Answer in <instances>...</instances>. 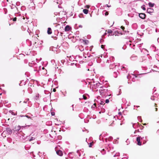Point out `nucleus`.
Here are the masks:
<instances>
[{
	"label": "nucleus",
	"mask_w": 159,
	"mask_h": 159,
	"mask_svg": "<svg viewBox=\"0 0 159 159\" xmlns=\"http://www.w3.org/2000/svg\"><path fill=\"white\" fill-rule=\"evenodd\" d=\"M145 6L144 5H143V6L141 7V8L143 10H145L146 8L145 7Z\"/></svg>",
	"instance_id": "4468645a"
},
{
	"label": "nucleus",
	"mask_w": 159,
	"mask_h": 159,
	"mask_svg": "<svg viewBox=\"0 0 159 159\" xmlns=\"http://www.w3.org/2000/svg\"><path fill=\"white\" fill-rule=\"evenodd\" d=\"M137 107H139V106H137Z\"/></svg>",
	"instance_id": "3c124183"
},
{
	"label": "nucleus",
	"mask_w": 159,
	"mask_h": 159,
	"mask_svg": "<svg viewBox=\"0 0 159 159\" xmlns=\"http://www.w3.org/2000/svg\"><path fill=\"white\" fill-rule=\"evenodd\" d=\"M138 118L139 119H140L141 120V121H140V122H141L142 121V120L141 119V116H139L138 117Z\"/></svg>",
	"instance_id": "a878e982"
},
{
	"label": "nucleus",
	"mask_w": 159,
	"mask_h": 159,
	"mask_svg": "<svg viewBox=\"0 0 159 159\" xmlns=\"http://www.w3.org/2000/svg\"><path fill=\"white\" fill-rule=\"evenodd\" d=\"M57 154L60 156H61L63 155L62 152L60 150H59L56 152Z\"/></svg>",
	"instance_id": "39448f33"
},
{
	"label": "nucleus",
	"mask_w": 159,
	"mask_h": 159,
	"mask_svg": "<svg viewBox=\"0 0 159 159\" xmlns=\"http://www.w3.org/2000/svg\"><path fill=\"white\" fill-rule=\"evenodd\" d=\"M155 109L156 111H157V108H155Z\"/></svg>",
	"instance_id": "58836bf2"
},
{
	"label": "nucleus",
	"mask_w": 159,
	"mask_h": 159,
	"mask_svg": "<svg viewBox=\"0 0 159 159\" xmlns=\"http://www.w3.org/2000/svg\"><path fill=\"white\" fill-rule=\"evenodd\" d=\"M100 88V89L99 90V91L101 94L106 93V91H107V89H106V87L101 86Z\"/></svg>",
	"instance_id": "f257e3e1"
},
{
	"label": "nucleus",
	"mask_w": 159,
	"mask_h": 159,
	"mask_svg": "<svg viewBox=\"0 0 159 159\" xmlns=\"http://www.w3.org/2000/svg\"><path fill=\"white\" fill-rule=\"evenodd\" d=\"M157 40L158 42H159V38L157 39Z\"/></svg>",
	"instance_id": "ea45409f"
},
{
	"label": "nucleus",
	"mask_w": 159,
	"mask_h": 159,
	"mask_svg": "<svg viewBox=\"0 0 159 159\" xmlns=\"http://www.w3.org/2000/svg\"><path fill=\"white\" fill-rule=\"evenodd\" d=\"M42 69H44V68L43 67Z\"/></svg>",
	"instance_id": "864d4df0"
},
{
	"label": "nucleus",
	"mask_w": 159,
	"mask_h": 159,
	"mask_svg": "<svg viewBox=\"0 0 159 159\" xmlns=\"http://www.w3.org/2000/svg\"><path fill=\"white\" fill-rule=\"evenodd\" d=\"M53 91L54 92H55V91H56V89H53Z\"/></svg>",
	"instance_id": "79ce46f5"
},
{
	"label": "nucleus",
	"mask_w": 159,
	"mask_h": 159,
	"mask_svg": "<svg viewBox=\"0 0 159 159\" xmlns=\"http://www.w3.org/2000/svg\"><path fill=\"white\" fill-rule=\"evenodd\" d=\"M24 103H26V102H25V101H24Z\"/></svg>",
	"instance_id": "603ef678"
},
{
	"label": "nucleus",
	"mask_w": 159,
	"mask_h": 159,
	"mask_svg": "<svg viewBox=\"0 0 159 159\" xmlns=\"http://www.w3.org/2000/svg\"><path fill=\"white\" fill-rule=\"evenodd\" d=\"M83 98L85 100H86L87 99V98L84 95H83Z\"/></svg>",
	"instance_id": "aec40b11"
},
{
	"label": "nucleus",
	"mask_w": 159,
	"mask_h": 159,
	"mask_svg": "<svg viewBox=\"0 0 159 159\" xmlns=\"http://www.w3.org/2000/svg\"><path fill=\"white\" fill-rule=\"evenodd\" d=\"M101 48H103V47L104 46H103V45H101Z\"/></svg>",
	"instance_id": "c03bdc74"
},
{
	"label": "nucleus",
	"mask_w": 159,
	"mask_h": 159,
	"mask_svg": "<svg viewBox=\"0 0 159 159\" xmlns=\"http://www.w3.org/2000/svg\"><path fill=\"white\" fill-rule=\"evenodd\" d=\"M108 14V12H106L105 13V16H107Z\"/></svg>",
	"instance_id": "cd10ccee"
},
{
	"label": "nucleus",
	"mask_w": 159,
	"mask_h": 159,
	"mask_svg": "<svg viewBox=\"0 0 159 159\" xmlns=\"http://www.w3.org/2000/svg\"><path fill=\"white\" fill-rule=\"evenodd\" d=\"M104 104H105V103H104V102L101 101L100 102V104L102 105H103Z\"/></svg>",
	"instance_id": "412c9836"
},
{
	"label": "nucleus",
	"mask_w": 159,
	"mask_h": 159,
	"mask_svg": "<svg viewBox=\"0 0 159 159\" xmlns=\"http://www.w3.org/2000/svg\"><path fill=\"white\" fill-rule=\"evenodd\" d=\"M17 19V18L16 17H15L13 19V20L14 21H16Z\"/></svg>",
	"instance_id": "5701e85b"
},
{
	"label": "nucleus",
	"mask_w": 159,
	"mask_h": 159,
	"mask_svg": "<svg viewBox=\"0 0 159 159\" xmlns=\"http://www.w3.org/2000/svg\"><path fill=\"white\" fill-rule=\"evenodd\" d=\"M117 139H118L119 138H117Z\"/></svg>",
	"instance_id": "13d9d810"
},
{
	"label": "nucleus",
	"mask_w": 159,
	"mask_h": 159,
	"mask_svg": "<svg viewBox=\"0 0 159 159\" xmlns=\"http://www.w3.org/2000/svg\"><path fill=\"white\" fill-rule=\"evenodd\" d=\"M89 7L90 6L89 5H86L85 7L87 8H89Z\"/></svg>",
	"instance_id": "393cba45"
},
{
	"label": "nucleus",
	"mask_w": 159,
	"mask_h": 159,
	"mask_svg": "<svg viewBox=\"0 0 159 159\" xmlns=\"http://www.w3.org/2000/svg\"><path fill=\"white\" fill-rule=\"evenodd\" d=\"M114 121H113L112 123H111L110 124L109 126H112V124H113Z\"/></svg>",
	"instance_id": "7c9ffc66"
},
{
	"label": "nucleus",
	"mask_w": 159,
	"mask_h": 159,
	"mask_svg": "<svg viewBox=\"0 0 159 159\" xmlns=\"http://www.w3.org/2000/svg\"><path fill=\"white\" fill-rule=\"evenodd\" d=\"M70 27L68 25L66 26L65 28V30L66 31H68L70 30Z\"/></svg>",
	"instance_id": "423d86ee"
},
{
	"label": "nucleus",
	"mask_w": 159,
	"mask_h": 159,
	"mask_svg": "<svg viewBox=\"0 0 159 159\" xmlns=\"http://www.w3.org/2000/svg\"><path fill=\"white\" fill-rule=\"evenodd\" d=\"M148 5L150 7H154V4L153 3H152L151 2H149L148 3Z\"/></svg>",
	"instance_id": "1a4fd4ad"
},
{
	"label": "nucleus",
	"mask_w": 159,
	"mask_h": 159,
	"mask_svg": "<svg viewBox=\"0 0 159 159\" xmlns=\"http://www.w3.org/2000/svg\"><path fill=\"white\" fill-rule=\"evenodd\" d=\"M122 125V124H121H121H120V125Z\"/></svg>",
	"instance_id": "4d7b16f0"
},
{
	"label": "nucleus",
	"mask_w": 159,
	"mask_h": 159,
	"mask_svg": "<svg viewBox=\"0 0 159 159\" xmlns=\"http://www.w3.org/2000/svg\"><path fill=\"white\" fill-rule=\"evenodd\" d=\"M11 113V114L12 115H15V114L13 112H12Z\"/></svg>",
	"instance_id": "473e14b6"
},
{
	"label": "nucleus",
	"mask_w": 159,
	"mask_h": 159,
	"mask_svg": "<svg viewBox=\"0 0 159 159\" xmlns=\"http://www.w3.org/2000/svg\"><path fill=\"white\" fill-rule=\"evenodd\" d=\"M92 146V143H89V147H91Z\"/></svg>",
	"instance_id": "b1692460"
},
{
	"label": "nucleus",
	"mask_w": 159,
	"mask_h": 159,
	"mask_svg": "<svg viewBox=\"0 0 159 159\" xmlns=\"http://www.w3.org/2000/svg\"><path fill=\"white\" fill-rule=\"evenodd\" d=\"M111 61V60H108V59L107 60V63H110V61Z\"/></svg>",
	"instance_id": "c756f323"
},
{
	"label": "nucleus",
	"mask_w": 159,
	"mask_h": 159,
	"mask_svg": "<svg viewBox=\"0 0 159 159\" xmlns=\"http://www.w3.org/2000/svg\"><path fill=\"white\" fill-rule=\"evenodd\" d=\"M113 139V138L112 137H111V136H110L109 137V138H108V140L109 141L111 140V139Z\"/></svg>",
	"instance_id": "dca6fc26"
},
{
	"label": "nucleus",
	"mask_w": 159,
	"mask_h": 159,
	"mask_svg": "<svg viewBox=\"0 0 159 159\" xmlns=\"http://www.w3.org/2000/svg\"><path fill=\"white\" fill-rule=\"evenodd\" d=\"M106 6H107V7H111V6H109L107 4L106 5Z\"/></svg>",
	"instance_id": "2f4dec72"
},
{
	"label": "nucleus",
	"mask_w": 159,
	"mask_h": 159,
	"mask_svg": "<svg viewBox=\"0 0 159 159\" xmlns=\"http://www.w3.org/2000/svg\"><path fill=\"white\" fill-rule=\"evenodd\" d=\"M21 128V127L20 126L18 125L17 126H16L15 127V129H16V130L18 131L20 130Z\"/></svg>",
	"instance_id": "9b49d317"
},
{
	"label": "nucleus",
	"mask_w": 159,
	"mask_h": 159,
	"mask_svg": "<svg viewBox=\"0 0 159 159\" xmlns=\"http://www.w3.org/2000/svg\"><path fill=\"white\" fill-rule=\"evenodd\" d=\"M114 74H116L117 75V72H114Z\"/></svg>",
	"instance_id": "a19ab883"
},
{
	"label": "nucleus",
	"mask_w": 159,
	"mask_h": 159,
	"mask_svg": "<svg viewBox=\"0 0 159 159\" xmlns=\"http://www.w3.org/2000/svg\"><path fill=\"white\" fill-rule=\"evenodd\" d=\"M83 41L84 42L85 44H87V42H88V40H86L84 41V40H83Z\"/></svg>",
	"instance_id": "c85d7f7f"
},
{
	"label": "nucleus",
	"mask_w": 159,
	"mask_h": 159,
	"mask_svg": "<svg viewBox=\"0 0 159 159\" xmlns=\"http://www.w3.org/2000/svg\"><path fill=\"white\" fill-rule=\"evenodd\" d=\"M121 29H122L123 30H124L125 29V27H124V26H121Z\"/></svg>",
	"instance_id": "bb28decb"
},
{
	"label": "nucleus",
	"mask_w": 159,
	"mask_h": 159,
	"mask_svg": "<svg viewBox=\"0 0 159 159\" xmlns=\"http://www.w3.org/2000/svg\"><path fill=\"white\" fill-rule=\"evenodd\" d=\"M139 17L142 19H144L145 18L146 15L144 13H141L139 15Z\"/></svg>",
	"instance_id": "20e7f679"
},
{
	"label": "nucleus",
	"mask_w": 159,
	"mask_h": 159,
	"mask_svg": "<svg viewBox=\"0 0 159 159\" xmlns=\"http://www.w3.org/2000/svg\"><path fill=\"white\" fill-rule=\"evenodd\" d=\"M51 114L52 116H54L55 115V113L54 112H52L51 113Z\"/></svg>",
	"instance_id": "72a5a7b5"
},
{
	"label": "nucleus",
	"mask_w": 159,
	"mask_h": 159,
	"mask_svg": "<svg viewBox=\"0 0 159 159\" xmlns=\"http://www.w3.org/2000/svg\"><path fill=\"white\" fill-rule=\"evenodd\" d=\"M48 34H50L52 33V30L50 28H48L47 31Z\"/></svg>",
	"instance_id": "6e6552de"
},
{
	"label": "nucleus",
	"mask_w": 159,
	"mask_h": 159,
	"mask_svg": "<svg viewBox=\"0 0 159 159\" xmlns=\"http://www.w3.org/2000/svg\"><path fill=\"white\" fill-rule=\"evenodd\" d=\"M88 9H84L83 10V12L85 14H88Z\"/></svg>",
	"instance_id": "f8f14e48"
},
{
	"label": "nucleus",
	"mask_w": 159,
	"mask_h": 159,
	"mask_svg": "<svg viewBox=\"0 0 159 159\" xmlns=\"http://www.w3.org/2000/svg\"><path fill=\"white\" fill-rule=\"evenodd\" d=\"M79 152H80V151H79V150H77V153H79Z\"/></svg>",
	"instance_id": "e433bc0d"
},
{
	"label": "nucleus",
	"mask_w": 159,
	"mask_h": 159,
	"mask_svg": "<svg viewBox=\"0 0 159 159\" xmlns=\"http://www.w3.org/2000/svg\"><path fill=\"white\" fill-rule=\"evenodd\" d=\"M109 102V100L108 99H107L105 100V102L106 103H108Z\"/></svg>",
	"instance_id": "6ab92c4d"
},
{
	"label": "nucleus",
	"mask_w": 159,
	"mask_h": 159,
	"mask_svg": "<svg viewBox=\"0 0 159 159\" xmlns=\"http://www.w3.org/2000/svg\"><path fill=\"white\" fill-rule=\"evenodd\" d=\"M6 131L9 134H11L12 132V130L10 128H7L6 129Z\"/></svg>",
	"instance_id": "0eeeda50"
},
{
	"label": "nucleus",
	"mask_w": 159,
	"mask_h": 159,
	"mask_svg": "<svg viewBox=\"0 0 159 159\" xmlns=\"http://www.w3.org/2000/svg\"><path fill=\"white\" fill-rule=\"evenodd\" d=\"M140 137L139 136L137 138L136 141L137 142V144L139 145H141V143L140 142Z\"/></svg>",
	"instance_id": "7ed1b4c3"
},
{
	"label": "nucleus",
	"mask_w": 159,
	"mask_h": 159,
	"mask_svg": "<svg viewBox=\"0 0 159 159\" xmlns=\"http://www.w3.org/2000/svg\"><path fill=\"white\" fill-rule=\"evenodd\" d=\"M146 125V124L145 123L143 124V125Z\"/></svg>",
	"instance_id": "09e8293b"
},
{
	"label": "nucleus",
	"mask_w": 159,
	"mask_h": 159,
	"mask_svg": "<svg viewBox=\"0 0 159 159\" xmlns=\"http://www.w3.org/2000/svg\"><path fill=\"white\" fill-rule=\"evenodd\" d=\"M35 139V137H31L29 139V141H31L32 140H34Z\"/></svg>",
	"instance_id": "ddd939ff"
},
{
	"label": "nucleus",
	"mask_w": 159,
	"mask_h": 159,
	"mask_svg": "<svg viewBox=\"0 0 159 159\" xmlns=\"http://www.w3.org/2000/svg\"><path fill=\"white\" fill-rule=\"evenodd\" d=\"M73 106H74V105H72V108H73L72 109H73V110H74Z\"/></svg>",
	"instance_id": "4c0bfd02"
},
{
	"label": "nucleus",
	"mask_w": 159,
	"mask_h": 159,
	"mask_svg": "<svg viewBox=\"0 0 159 159\" xmlns=\"http://www.w3.org/2000/svg\"><path fill=\"white\" fill-rule=\"evenodd\" d=\"M155 107H157V106H156V104H155Z\"/></svg>",
	"instance_id": "a18cd8bd"
},
{
	"label": "nucleus",
	"mask_w": 159,
	"mask_h": 159,
	"mask_svg": "<svg viewBox=\"0 0 159 159\" xmlns=\"http://www.w3.org/2000/svg\"><path fill=\"white\" fill-rule=\"evenodd\" d=\"M147 13L150 14H152L154 10L152 8H148L147 9Z\"/></svg>",
	"instance_id": "f03ea898"
},
{
	"label": "nucleus",
	"mask_w": 159,
	"mask_h": 159,
	"mask_svg": "<svg viewBox=\"0 0 159 159\" xmlns=\"http://www.w3.org/2000/svg\"><path fill=\"white\" fill-rule=\"evenodd\" d=\"M39 94H38V96H37V95L36 96V97H39Z\"/></svg>",
	"instance_id": "37998d69"
},
{
	"label": "nucleus",
	"mask_w": 159,
	"mask_h": 159,
	"mask_svg": "<svg viewBox=\"0 0 159 159\" xmlns=\"http://www.w3.org/2000/svg\"><path fill=\"white\" fill-rule=\"evenodd\" d=\"M79 27H80V28H82V26L81 25H79Z\"/></svg>",
	"instance_id": "c9c22d12"
},
{
	"label": "nucleus",
	"mask_w": 159,
	"mask_h": 159,
	"mask_svg": "<svg viewBox=\"0 0 159 159\" xmlns=\"http://www.w3.org/2000/svg\"><path fill=\"white\" fill-rule=\"evenodd\" d=\"M90 16L91 17L92 16V15H90Z\"/></svg>",
	"instance_id": "6e6d98bb"
},
{
	"label": "nucleus",
	"mask_w": 159,
	"mask_h": 159,
	"mask_svg": "<svg viewBox=\"0 0 159 159\" xmlns=\"http://www.w3.org/2000/svg\"><path fill=\"white\" fill-rule=\"evenodd\" d=\"M145 73H144V74H139V75H143V74H145Z\"/></svg>",
	"instance_id": "de8ad7c7"
},
{
	"label": "nucleus",
	"mask_w": 159,
	"mask_h": 159,
	"mask_svg": "<svg viewBox=\"0 0 159 159\" xmlns=\"http://www.w3.org/2000/svg\"><path fill=\"white\" fill-rule=\"evenodd\" d=\"M98 84H100V83H97V85H98Z\"/></svg>",
	"instance_id": "49530a36"
},
{
	"label": "nucleus",
	"mask_w": 159,
	"mask_h": 159,
	"mask_svg": "<svg viewBox=\"0 0 159 159\" xmlns=\"http://www.w3.org/2000/svg\"><path fill=\"white\" fill-rule=\"evenodd\" d=\"M26 116V117L28 118H30V117H29V116H27V115H26V116Z\"/></svg>",
	"instance_id": "f704fd0d"
},
{
	"label": "nucleus",
	"mask_w": 159,
	"mask_h": 159,
	"mask_svg": "<svg viewBox=\"0 0 159 159\" xmlns=\"http://www.w3.org/2000/svg\"><path fill=\"white\" fill-rule=\"evenodd\" d=\"M113 156L114 157H116V156H119V153H118V154H117L116 155V154H114V155H113Z\"/></svg>",
	"instance_id": "4be33fe9"
},
{
	"label": "nucleus",
	"mask_w": 159,
	"mask_h": 159,
	"mask_svg": "<svg viewBox=\"0 0 159 159\" xmlns=\"http://www.w3.org/2000/svg\"><path fill=\"white\" fill-rule=\"evenodd\" d=\"M114 76L115 77V78H116L117 77V76L114 75Z\"/></svg>",
	"instance_id": "8fccbe9b"
},
{
	"label": "nucleus",
	"mask_w": 159,
	"mask_h": 159,
	"mask_svg": "<svg viewBox=\"0 0 159 159\" xmlns=\"http://www.w3.org/2000/svg\"><path fill=\"white\" fill-rule=\"evenodd\" d=\"M114 57H111L110 58V60H112L113 61V59H114Z\"/></svg>",
	"instance_id": "f3484780"
},
{
	"label": "nucleus",
	"mask_w": 159,
	"mask_h": 159,
	"mask_svg": "<svg viewBox=\"0 0 159 159\" xmlns=\"http://www.w3.org/2000/svg\"><path fill=\"white\" fill-rule=\"evenodd\" d=\"M107 32L108 33L111 34V33H112V31L111 30H108V31H107Z\"/></svg>",
	"instance_id": "2eb2a0df"
},
{
	"label": "nucleus",
	"mask_w": 159,
	"mask_h": 159,
	"mask_svg": "<svg viewBox=\"0 0 159 159\" xmlns=\"http://www.w3.org/2000/svg\"><path fill=\"white\" fill-rule=\"evenodd\" d=\"M151 99L152 100H155V98L153 96L151 97Z\"/></svg>",
	"instance_id": "a211bd4d"
},
{
	"label": "nucleus",
	"mask_w": 159,
	"mask_h": 159,
	"mask_svg": "<svg viewBox=\"0 0 159 159\" xmlns=\"http://www.w3.org/2000/svg\"><path fill=\"white\" fill-rule=\"evenodd\" d=\"M102 150H103V151H104V149H102Z\"/></svg>",
	"instance_id": "5fc2aeb1"
},
{
	"label": "nucleus",
	"mask_w": 159,
	"mask_h": 159,
	"mask_svg": "<svg viewBox=\"0 0 159 159\" xmlns=\"http://www.w3.org/2000/svg\"><path fill=\"white\" fill-rule=\"evenodd\" d=\"M116 66V65H115V64H110L109 66V67L110 69H112L114 67H115Z\"/></svg>",
	"instance_id": "9d476101"
}]
</instances>
